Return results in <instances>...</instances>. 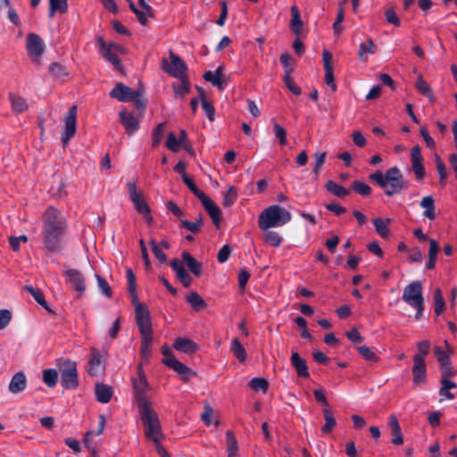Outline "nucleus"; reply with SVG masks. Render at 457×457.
Returning <instances> with one entry per match:
<instances>
[{
	"instance_id": "1",
	"label": "nucleus",
	"mask_w": 457,
	"mask_h": 457,
	"mask_svg": "<svg viewBox=\"0 0 457 457\" xmlns=\"http://www.w3.org/2000/svg\"><path fill=\"white\" fill-rule=\"evenodd\" d=\"M67 222L60 211L50 206L43 214L42 237L44 248L48 253H58L67 230Z\"/></svg>"
},
{
	"instance_id": "2",
	"label": "nucleus",
	"mask_w": 457,
	"mask_h": 457,
	"mask_svg": "<svg viewBox=\"0 0 457 457\" xmlns=\"http://www.w3.org/2000/svg\"><path fill=\"white\" fill-rule=\"evenodd\" d=\"M369 179L381 187L387 196L397 195L407 188V183L396 166L389 168L385 172L377 170L370 174Z\"/></svg>"
},
{
	"instance_id": "3",
	"label": "nucleus",
	"mask_w": 457,
	"mask_h": 457,
	"mask_svg": "<svg viewBox=\"0 0 457 457\" xmlns=\"http://www.w3.org/2000/svg\"><path fill=\"white\" fill-rule=\"evenodd\" d=\"M292 219L291 213L278 204L265 208L259 215L258 226L266 231L271 228H279L288 223Z\"/></svg>"
},
{
	"instance_id": "4",
	"label": "nucleus",
	"mask_w": 457,
	"mask_h": 457,
	"mask_svg": "<svg viewBox=\"0 0 457 457\" xmlns=\"http://www.w3.org/2000/svg\"><path fill=\"white\" fill-rule=\"evenodd\" d=\"M138 412L143 422L144 433L146 438L157 441V436H163L158 414L152 405L138 408Z\"/></svg>"
},
{
	"instance_id": "5",
	"label": "nucleus",
	"mask_w": 457,
	"mask_h": 457,
	"mask_svg": "<svg viewBox=\"0 0 457 457\" xmlns=\"http://www.w3.org/2000/svg\"><path fill=\"white\" fill-rule=\"evenodd\" d=\"M137 378L132 379V383L137 406L138 409L152 405V402L146 395L149 389V384L141 365H139L137 368Z\"/></svg>"
},
{
	"instance_id": "6",
	"label": "nucleus",
	"mask_w": 457,
	"mask_h": 457,
	"mask_svg": "<svg viewBox=\"0 0 457 457\" xmlns=\"http://www.w3.org/2000/svg\"><path fill=\"white\" fill-rule=\"evenodd\" d=\"M61 385L64 389L75 390L79 386V374L77 362L64 360L60 367Z\"/></svg>"
},
{
	"instance_id": "7",
	"label": "nucleus",
	"mask_w": 457,
	"mask_h": 457,
	"mask_svg": "<svg viewBox=\"0 0 457 457\" xmlns=\"http://www.w3.org/2000/svg\"><path fill=\"white\" fill-rule=\"evenodd\" d=\"M126 187L129 195V198L137 212L140 213L147 223L152 221L150 207L144 199L142 191L137 190V183L129 181Z\"/></svg>"
},
{
	"instance_id": "8",
	"label": "nucleus",
	"mask_w": 457,
	"mask_h": 457,
	"mask_svg": "<svg viewBox=\"0 0 457 457\" xmlns=\"http://www.w3.org/2000/svg\"><path fill=\"white\" fill-rule=\"evenodd\" d=\"M97 43L104 58L111 62L117 70H120L121 63L118 56V53H121L123 51L122 46L114 43L107 45L102 37H97Z\"/></svg>"
},
{
	"instance_id": "9",
	"label": "nucleus",
	"mask_w": 457,
	"mask_h": 457,
	"mask_svg": "<svg viewBox=\"0 0 457 457\" xmlns=\"http://www.w3.org/2000/svg\"><path fill=\"white\" fill-rule=\"evenodd\" d=\"M402 299L411 307L420 303H424L421 282L414 280L408 284L403 289Z\"/></svg>"
},
{
	"instance_id": "10",
	"label": "nucleus",
	"mask_w": 457,
	"mask_h": 457,
	"mask_svg": "<svg viewBox=\"0 0 457 457\" xmlns=\"http://www.w3.org/2000/svg\"><path fill=\"white\" fill-rule=\"evenodd\" d=\"M170 62L166 59L162 60V69L170 76L177 79H183L186 76L187 65L185 62L179 56L170 52Z\"/></svg>"
},
{
	"instance_id": "11",
	"label": "nucleus",
	"mask_w": 457,
	"mask_h": 457,
	"mask_svg": "<svg viewBox=\"0 0 457 457\" xmlns=\"http://www.w3.org/2000/svg\"><path fill=\"white\" fill-rule=\"evenodd\" d=\"M77 129V106L72 105L64 119V131L62 135V142L64 145H68L73 137Z\"/></svg>"
},
{
	"instance_id": "12",
	"label": "nucleus",
	"mask_w": 457,
	"mask_h": 457,
	"mask_svg": "<svg viewBox=\"0 0 457 457\" xmlns=\"http://www.w3.org/2000/svg\"><path fill=\"white\" fill-rule=\"evenodd\" d=\"M135 320L141 334H153L151 318L148 309L144 305L137 306Z\"/></svg>"
},
{
	"instance_id": "13",
	"label": "nucleus",
	"mask_w": 457,
	"mask_h": 457,
	"mask_svg": "<svg viewBox=\"0 0 457 457\" xmlns=\"http://www.w3.org/2000/svg\"><path fill=\"white\" fill-rule=\"evenodd\" d=\"M45 50V46L41 37L34 33L27 37V51L31 59L38 62Z\"/></svg>"
},
{
	"instance_id": "14",
	"label": "nucleus",
	"mask_w": 457,
	"mask_h": 457,
	"mask_svg": "<svg viewBox=\"0 0 457 457\" xmlns=\"http://www.w3.org/2000/svg\"><path fill=\"white\" fill-rule=\"evenodd\" d=\"M64 276L67 282L79 294V297H80L87 288L83 274L76 269H69L65 270Z\"/></svg>"
},
{
	"instance_id": "15",
	"label": "nucleus",
	"mask_w": 457,
	"mask_h": 457,
	"mask_svg": "<svg viewBox=\"0 0 457 457\" xmlns=\"http://www.w3.org/2000/svg\"><path fill=\"white\" fill-rule=\"evenodd\" d=\"M412 376H413V385L419 386L423 384L427 380V368L425 360L422 359L420 355L413 356V366L411 369Z\"/></svg>"
},
{
	"instance_id": "16",
	"label": "nucleus",
	"mask_w": 457,
	"mask_h": 457,
	"mask_svg": "<svg viewBox=\"0 0 457 457\" xmlns=\"http://www.w3.org/2000/svg\"><path fill=\"white\" fill-rule=\"evenodd\" d=\"M322 61L325 71V83L332 89V91H336L337 85L334 78L332 54L327 49L322 53Z\"/></svg>"
},
{
	"instance_id": "17",
	"label": "nucleus",
	"mask_w": 457,
	"mask_h": 457,
	"mask_svg": "<svg viewBox=\"0 0 457 457\" xmlns=\"http://www.w3.org/2000/svg\"><path fill=\"white\" fill-rule=\"evenodd\" d=\"M110 96L120 102H130L137 97V91L123 83H118L110 92Z\"/></svg>"
},
{
	"instance_id": "18",
	"label": "nucleus",
	"mask_w": 457,
	"mask_h": 457,
	"mask_svg": "<svg viewBox=\"0 0 457 457\" xmlns=\"http://www.w3.org/2000/svg\"><path fill=\"white\" fill-rule=\"evenodd\" d=\"M162 361L165 365H167L169 368L172 369L179 375H180L184 380L189 379L190 376L195 374L190 368H188L187 366H186L174 357L164 358Z\"/></svg>"
},
{
	"instance_id": "19",
	"label": "nucleus",
	"mask_w": 457,
	"mask_h": 457,
	"mask_svg": "<svg viewBox=\"0 0 457 457\" xmlns=\"http://www.w3.org/2000/svg\"><path fill=\"white\" fill-rule=\"evenodd\" d=\"M200 201L214 225L218 227L221 220V211L220 207L206 195L201 198Z\"/></svg>"
},
{
	"instance_id": "20",
	"label": "nucleus",
	"mask_w": 457,
	"mask_h": 457,
	"mask_svg": "<svg viewBox=\"0 0 457 457\" xmlns=\"http://www.w3.org/2000/svg\"><path fill=\"white\" fill-rule=\"evenodd\" d=\"M120 119L129 135L134 134L139 129V121L133 113L123 110L120 112Z\"/></svg>"
},
{
	"instance_id": "21",
	"label": "nucleus",
	"mask_w": 457,
	"mask_h": 457,
	"mask_svg": "<svg viewBox=\"0 0 457 457\" xmlns=\"http://www.w3.org/2000/svg\"><path fill=\"white\" fill-rule=\"evenodd\" d=\"M170 266L174 272L176 273V276L179 279V281L185 287H189L192 282V278L188 272L186 270L184 267V262L182 261H179V259H174L170 262Z\"/></svg>"
},
{
	"instance_id": "22",
	"label": "nucleus",
	"mask_w": 457,
	"mask_h": 457,
	"mask_svg": "<svg viewBox=\"0 0 457 457\" xmlns=\"http://www.w3.org/2000/svg\"><path fill=\"white\" fill-rule=\"evenodd\" d=\"M27 386V378L22 371L15 373L9 383L8 389L12 394H19Z\"/></svg>"
},
{
	"instance_id": "23",
	"label": "nucleus",
	"mask_w": 457,
	"mask_h": 457,
	"mask_svg": "<svg viewBox=\"0 0 457 457\" xmlns=\"http://www.w3.org/2000/svg\"><path fill=\"white\" fill-rule=\"evenodd\" d=\"M173 347L187 354H192L198 349L197 345L193 340L187 337H177L174 341Z\"/></svg>"
},
{
	"instance_id": "24",
	"label": "nucleus",
	"mask_w": 457,
	"mask_h": 457,
	"mask_svg": "<svg viewBox=\"0 0 457 457\" xmlns=\"http://www.w3.org/2000/svg\"><path fill=\"white\" fill-rule=\"evenodd\" d=\"M291 363L296 370V373L301 378H309L310 373L307 363L297 352H294L291 355Z\"/></svg>"
},
{
	"instance_id": "25",
	"label": "nucleus",
	"mask_w": 457,
	"mask_h": 457,
	"mask_svg": "<svg viewBox=\"0 0 457 457\" xmlns=\"http://www.w3.org/2000/svg\"><path fill=\"white\" fill-rule=\"evenodd\" d=\"M95 393L96 400L102 403H107L111 401L113 395L112 387L101 383H96L95 386Z\"/></svg>"
},
{
	"instance_id": "26",
	"label": "nucleus",
	"mask_w": 457,
	"mask_h": 457,
	"mask_svg": "<svg viewBox=\"0 0 457 457\" xmlns=\"http://www.w3.org/2000/svg\"><path fill=\"white\" fill-rule=\"evenodd\" d=\"M389 427L392 434V444L401 445L403 444V435L402 433L400 423L396 416L392 415L389 420Z\"/></svg>"
},
{
	"instance_id": "27",
	"label": "nucleus",
	"mask_w": 457,
	"mask_h": 457,
	"mask_svg": "<svg viewBox=\"0 0 457 457\" xmlns=\"http://www.w3.org/2000/svg\"><path fill=\"white\" fill-rule=\"evenodd\" d=\"M87 370L90 376H98L103 370L102 356L98 351L93 350Z\"/></svg>"
},
{
	"instance_id": "28",
	"label": "nucleus",
	"mask_w": 457,
	"mask_h": 457,
	"mask_svg": "<svg viewBox=\"0 0 457 457\" xmlns=\"http://www.w3.org/2000/svg\"><path fill=\"white\" fill-rule=\"evenodd\" d=\"M440 384L439 395L442 397L440 402L443 400L454 399L455 395L451 392V390L457 388V384L448 378H441Z\"/></svg>"
},
{
	"instance_id": "29",
	"label": "nucleus",
	"mask_w": 457,
	"mask_h": 457,
	"mask_svg": "<svg viewBox=\"0 0 457 457\" xmlns=\"http://www.w3.org/2000/svg\"><path fill=\"white\" fill-rule=\"evenodd\" d=\"M377 52V46L371 38H368L365 42H362L359 46L358 57L359 59L366 62L369 55L374 54Z\"/></svg>"
},
{
	"instance_id": "30",
	"label": "nucleus",
	"mask_w": 457,
	"mask_h": 457,
	"mask_svg": "<svg viewBox=\"0 0 457 457\" xmlns=\"http://www.w3.org/2000/svg\"><path fill=\"white\" fill-rule=\"evenodd\" d=\"M420 205V207L425 209V211L423 212V216L425 218H427L430 220H432L436 218V214L435 201H434L433 196H431V195L424 196L421 199Z\"/></svg>"
},
{
	"instance_id": "31",
	"label": "nucleus",
	"mask_w": 457,
	"mask_h": 457,
	"mask_svg": "<svg viewBox=\"0 0 457 457\" xmlns=\"http://www.w3.org/2000/svg\"><path fill=\"white\" fill-rule=\"evenodd\" d=\"M222 66H219L214 71H208L204 74V79L211 82L214 87H218L220 90L223 89L222 86Z\"/></svg>"
},
{
	"instance_id": "32",
	"label": "nucleus",
	"mask_w": 457,
	"mask_h": 457,
	"mask_svg": "<svg viewBox=\"0 0 457 457\" xmlns=\"http://www.w3.org/2000/svg\"><path fill=\"white\" fill-rule=\"evenodd\" d=\"M183 262L187 266L190 271L195 276H199L202 272V264L196 261L189 253H182Z\"/></svg>"
},
{
	"instance_id": "33",
	"label": "nucleus",
	"mask_w": 457,
	"mask_h": 457,
	"mask_svg": "<svg viewBox=\"0 0 457 457\" xmlns=\"http://www.w3.org/2000/svg\"><path fill=\"white\" fill-rule=\"evenodd\" d=\"M323 415L325 423L321 428V431L323 434H328L336 428L337 420L330 409H324Z\"/></svg>"
},
{
	"instance_id": "34",
	"label": "nucleus",
	"mask_w": 457,
	"mask_h": 457,
	"mask_svg": "<svg viewBox=\"0 0 457 457\" xmlns=\"http://www.w3.org/2000/svg\"><path fill=\"white\" fill-rule=\"evenodd\" d=\"M49 72L53 77L60 80L66 79L70 75L67 68L58 62H53L49 66Z\"/></svg>"
},
{
	"instance_id": "35",
	"label": "nucleus",
	"mask_w": 457,
	"mask_h": 457,
	"mask_svg": "<svg viewBox=\"0 0 457 457\" xmlns=\"http://www.w3.org/2000/svg\"><path fill=\"white\" fill-rule=\"evenodd\" d=\"M415 87L417 90L422 94L424 96H426L430 102H434V95L432 88L428 84L426 80L423 79L421 76H420L415 83Z\"/></svg>"
},
{
	"instance_id": "36",
	"label": "nucleus",
	"mask_w": 457,
	"mask_h": 457,
	"mask_svg": "<svg viewBox=\"0 0 457 457\" xmlns=\"http://www.w3.org/2000/svg\"><path fill=\"white\" fill-rule=\"evenodd\" d=\"M9 98L14 112L21 113L27 110L28 104L25 98L14 94H10Z\"/></svg>"
},
{
	"instance_id": "37",
	"label": "nucleus",
	"mask_w": 457,
	"mask_h": 457,
	"mask_svg": "<svg viewBox=\"0 0 457 457\" xmlns=\"http://www.w3.org/2000/svg\"><path fill=\"white\" fill-rule=\"evenodd\" d=\"M153 334H141L140 353L143 358L147 359L152 352Z\"/></svg>"
},
{
	"instance_id": "38",
	"label": "nucleus",
	"mask_w": 457,
	"mask_h": 457,
	"mask_svg": "<svg viewBox=\"0 0 457 457\" xmlns=\"http://www.w3.org/2000/svg\"><path fill=\"white\" fill-rule=\"evenodd\" d=\"M326 189L337 197H345L349 194V189L345 187L332 181L328 180L326 183Z\"/></svg>"
},
{
	"instance_id": "39",
	"label": "nucleus",
	"mask_w": 457,
	"mask_h": 457,
	"mask_svg": "<svg viewBox=\"0 0 457 457\" xmlns=\"http://www.w3.org/2000/svg\"><path fill=\"white\" fill-rule=\"evenodd\" d=\"M231 351L240 362H244L246 360V358H247L246 351H245V347L243 346V345L238 340V338H234L232 340Z\"/></svg>"
},
{
	"instance_id": "40",
	"label": "nucleus",
	"mask_w": 457,
	"mask_h": 457,
	"mask_svg": "<svg viewBox=\"0 0 457 457\" xmlns=\"http://www.w3.org/2000/svg\"><path fill=\"white\" fill-rule=\"evenodd\" d=\"M187 301L196 312L203 310L206 306L204 300L196 292L189 293L187 295Z\"/></svg>"
},
{
	"instance_id": "41",
	"label": "nucleus",
	"mask_w": 457,
	"mask_h": 457,
	"mask_svg": "<svg viewBox=\"0 0 457 457\" xmlns=\"http://www.w3.org/2000/svg\"><path fill=\"white\" fill-rule=\"evenodd\" d=\"M228 457H236L238 450L237 441L231 430L226 432Z\"/></svg>"
},
{
	"instance_id": "42",
	"label": "nucleus",
	"mask_w": 457,
	"mask_h": 457,
	"mask_svg": "<svg viewBox=\"0 0 457 457\" xmlns=\"http://www.w3.org/2000/svg\"><path fill=\"white\" fill-rule=\"evenodd\" d=\"M49 16L53 17L56 12L64 13L68 10L67 0H49Z\"/></svg>"
},
{
	"instance_id": "43",
	"label": "nucleus",
	"mask_w": 457,
	"mask_h": 457,
	"mask_svg": "<svg viewBox=\"0 0 457 457\" xmlns=\"http://www.w3.org/2000/svg\"><path fill=\"white\" fill-rule=\"evenodd\" d=\"M25 290L31 295V296L38 304H40L46 310H49L45 296L38 288L34 287L32 286H25Z\"/></svg>"
},
{
	"instance_id": "44",
	"label": "nucleus",
	"mask_w": 457,
	"mask_h": 457,
	"mask_svg": "<svg viewBox=\"0 0 457 457\" xmlns=\"http://www.w3.org/2000/svg\"><path fill=\"white\" fill-rule=\"evenodd\" d=\"M264 241L270 246L278 247L282 243V237L278 232L268 229L264 233Z\"/></svg>"
},
{
	"instance_id": "45",
	"label": "nucleus",
	"mask_w": 457,
	"mask_h": 457,
	"mask_svg": "<svg viewBox=\"0 0 457 457\" xmlns=\"http://www.w3.org/2000/svg\"><path fill=\"white\" fill-rule=\"evenodd\" d=\"M292 12V20H291V28L294 33L299 34L302 30L303 22L301 20V16L299 11L295 5L291 7Z\"/></svg>"
},
{
	"instance_id": "46",
	"label": "nucleus",
	"mask_w": 457,
	"mask_h": 457,
	"mask_svg": "<svg viewBox=\"0 0 457 457\" xmlns=\"http://www.w3.org/2000/svg\"><path fill=\"white\" fill-rule=\"evenodd\" d=\"M43 381L49 386L54 387L58 381V372L54 369H46L43 371Z\"/></svg>"
},
{
	"instance_id": "47",
	"label": "nucleus",
	"mask_w": 457,
	"mask_h": 457,
	"mask_svg": "<svg viewBox=\"0 0 457 457\" xmlns=\"http://www.w3.org/2000/svg\"><path fill=\"white\" fill-rule=\"evenodd\" d=\"M273 131L275 137L278 139L279 145L285 146L287 144V130L280 126L275 120H272Z\"/></svg>"
},
{
	"instance_id": "48",
	"label": "nucleus",
	"mask_w": 457,
	"mask_h": 457,
	"mask_svg": "<svg viewBox=\"0 0 457 457\" xmlns=\"http://www.w3.org/2000/svg\"><path fill=\"white\" fill-rule=\"evenodd\" d=\"M352 189L361 195V196H368L371 193L370 187L361 180H355L352 184Z\"/></svg>"
},
{
	"instance_id": "49",
	"label": "nucleus",
	"mask_w": 457,
	"mask_h": 457,
	"mask_svg": "<svg viewBox=\"0 0 457 457\" xmlns=\"http://www.w3.org/2000/svg\"><path fill=\"white\" fill-rule=\"evenodd\" d=\"M237 199V192L233 186H230L227 192L223 195L222 204L226 207L232 206Z\"/></svg>"
},
{
	"instance_id": "50",
	"label": "nucleus",
	"mask_w": 457,
	"mask_h": 457,
	"mask_svg": "<svg viewBox=\"0 0 457 457\" xmlns=\"http://www.w3.org/2000/svg\"><path fill=\"white\" fill-rule=\"evenodd\" d=\"M373 224L375 226L377 233L382 237L386 238L389 235V228L387 227L386 222L381 219L377 218L373 220Z\"/></svg>"
},
{
	"instance_id": "51",
	"label": "nucleus",
	"mask_w": 457,
	"mask_h": 457,
	"mask_svg": "<svg viewBox=\"0 0 457 457\" xmlns=\"http://www.w3.org/2000/svg\"><path fill=\"white\" fill-rule=\"evenodd\" d=\"M165 123H159L153 131L152 146L156 147L161 143L164 136Z\"/></svg>"
},
{
	"instance_id": "52",
	"label": "nucleus",
	"mask_w": 457,
	"mask_h": 457,
	"mask_svg": "<svg viewBox=\"0 0 457 457\" xmlns=\"http://www.w3.org/2000/svg\"><path fill=\"white\" fill-rule=\"evenodd\" d=\"M268 381L263 378H253L249 382V386L255 391L265 393L268 389Z\"/></svg>"
},
{
	"instance_id": "53",
	"label": "nucleus",
	"mask_w": 457,
	"mask_h": 457,
	"mask_svg": "<svg viewBox=\"0 0 457 457\" xmlns=\"http://www.w3.org/2000/svg\"><path fill=\"white\" fill-rule=\"evenodd\" d=\"M434 302H435V312L436 315H440L445 310V300L443 298L441 290L439 288L436 289L434 293Z\"/></svg>"
},
{
	"instance_id": "54",
	"label": "nucleus",
	"mask_w": 457,
	"mask_h": 457,
	"mask_svg": "<svg viewBox=\"0 0 457 457\" xmlns=\"http://www.w3.org/2000/svg\"><path fill=\"white\" fill-rule=\"evenodd\" d=\"M95 277L96 278L97 286H98V288L101 291V293L106 297H111L112 296V289H111L108 282L106 281V279L102 278L98 274H96Z\"/></svg>"
},
{
	"instance_id": "55",
	"label": "nucleus",
	"mask_w": 457,
	"mask_h": 457,
	"mask_svg": "<svg viewBox=\"0 0 457 457\" xmlns=\"http://www.w3.org/2000/svg\"><path fill=\"white\" fill-rule=\"evenodd\" d=\"M183 182L187 186V187L190 189V191L200 200L203 198L205 194L200 190L193 179L189 176H184V179H182Z\"/></svg>"
},
{
	"instance_id": "56",
	"label": "nucleus",
	"mask_w": 457,
	"mask_h": 457,
	"mask_svg": "<svg viewBox=\"0 0 457 457\" xmlns=\"http://www.w3.org/2000/svg\"><path fill=\"white\" fill-rule=\"evenodd\" d=\"M182 226L189 230L190 232L196 233L199 231L203 221L202 218L199 216L195 221H189L187 220H181Z\"/></svg>"
},
{
	"instance_id": "57",
	"label": "nucleus",
	"mask_w": 457,
	"mask_h": 457,
	"mask_svg": "<svg viewBox=\"0 0 457 457\" xmlns=\"http://www.w3.org/2000/svg\"><path fill=\"white\" fill-rule=\"evenodd\" d=\"M140 24L145 25L148 21V18L152 16L151 8H141L138 7L134 12Z\"/></svg>"
},
{
	"instance_id": "58",
	"label": "nucleus",
	"mask_w": 457,
	"mask_h": 457,
	"mask_svg": "<svg viewBox=\"0 0 457 457\" xmlns=\"http://www.w3.org/2000/svg\"><path fill=\"white\" fill-rule=\"evenodd\" d=\"M165 145L167 148L175 153L182 146L173 132L169 133Z\"/></svg>"
},
{
	"instance_id": "59",
	"label": "nucleus",
	"mask_w": 457,
	"mask_h": 457,
	"mask_svg": "<svg viewBox=\"0 0 457 457\" xmlns=\"http://www.w3.org/2000/svg\"><path fill=\"white\" fill-rule=\"evenodd\" d=\"M436 166L439 175L440 183L445 184L447 179V172L445 164L437 154L436 155Z\"/></svg>"
},
{
	"instance_id": "60",
	"label": "nucleus",
	"mask_w": 457,
	"mask_h": 457,
	"mask_svg": "<svg viewBox=\"0 0 457 457\" xmlns=\"http://www.w3.org/2000/svg\"><path fill=\"white\" fill-rule=\"evenodd\" d=\"M435 355L440 365H447V363L451 362L449 354L440 346L435 348Z\"/></svg>"
},
{
	"instance_id": "61",
	"label": "nucleus",
	"mask_w": 457,
	"mask_h": 457,
	"mask_svg": "<svg viewBox=\"0 0 457 457\" xmlns=\"http://www.w3.org/2000/svg\"><path fill=\"white\" fill-rule=\"evenodd\" d=\"M180 79V83L177 86H174L173 88H174L176 95L183 96L188 93L189 87H188L187 80L186 79V76L183 79Z\"/></svg>"
},
{
	"instance_id": "62",
	"label": "nucleus",
	"mask_w": 457,
	"mask_h": 457,
	"mask_svg": "<svg viewBox=\"0 0 457 457\" xmlns=\"http://www.w3.org/2000/svg\"><path fill=\"white\" fill-rule=\"evenodd\" d=\"M358 352L360 355L367 361H374L377 359L375 353L366 345L359 346Z\"/></svg>"
},
{
	"instance_id": "63",
	"label": "nucleus",
	"mask_w": 457,
	"mask_h": 457,
	"mask_svg": "<svg viewBox=\"0 0 457 457\" xmlns=\"http://www.w3.org/2000/svg\"><path fill=\"white\" fill-rule=\"evenodd\" d=\"M202 107L205 112L207 118L212 121L215 116V109L213 105L207 101L204 97L202 98Z\"/></svg>"
},
{
	"instance_id": "64",
	"label": "nucleus",
	"mask_w": 457,
	"mask_h": 457,
	"mask_svg": "<svg viewBox=\"0 0 457 457\" xmlns=\"http://www.w3.org/2000/svg\"><path fill=\"white\" fill-rule=\"evenodd\" d=\"M420 134L428 148H430V149L435 148V146H436L435 140L429 135L428 130L426 127H421L420 129Z\"/></svg>"
}]
</instances>
